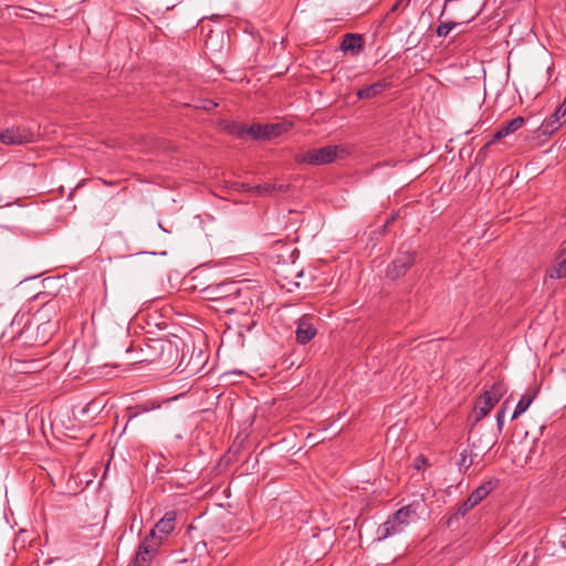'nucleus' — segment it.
Listing matches in <instances>:
<instances>
[{"mask_svg":"<svg viewBox=\"0 0 566 566\" xmlns=\"http://www.w3.org/2000/svg\"><path fill=\"white\" fill-rule=\"evenodd\" d=\"M416 517L417 507L413 503L399 509L391 514L385 523L378 526L376 531V539L381 542L388 537L401 534L412 522H415Z\"/></svg>","mask_w":566,"mask_h":566,"instance_id":"f257e3e1","label":"nucleus"},{"mask_svg":"<svg viewBox=\"0 0 566 566\" xmlns=\"http://www.w3.org/2000/svg\"><path fill=\"white\" fill-rule=\"evenodd\" d=\"M142 357L138 363L171 366L178 356V348L167 339H150L140 348Z\"/></svg>","mask_w":566,"mask_h":566,"instance_id":"f03ea898","label":"nucleus"},{"mask_svg":"<svg viewBox=\"0 0 566 566\" xmlns=\"http://www.w3.org/2000/svg\"><path fill=\"white\" fill-rule=\"evenodd\" d=\"M342 146L328 145L322 148H312L300 151L295 155L294 159L297 164L321 166L333 163L338 153H343Z\"/></svg>","mask_w":566,"mask_h":566,"instance_id":"7ed1b4c3","label":"nucleus"},{"mask_svg":"<svg viewBox=\"0 0 566 566\" xmlns=\"http://www.w3.org/2000/svg\"><path fill=\"white\" fill-rule=\"evenodd\" d=\"M203 293L211 301H227L230 298H240L243 294H248V290H242L238 282H223L211 284L203 289Z\"/></svg>","mask_w":566,"mask_h":566,"instance_id":"20e7f679","label":"nucleus"},{"mask_svg":"<svg viewBox=\"0 0 566 566\" xmlns=\"http://www.w3.org/2000/svg\"><path fill=\"white\" fill-rule=\"evenodd\" d=\"M35 140V134L25 125H13L0 133V142L7 146H21Z\"/></svg>","mask_w":566,"mask_h":566,"instance_id":"39448f33","label":"nucleus"},{"mask_svg":"<svg viewBox=\"0 0 566 566\" xmlns=\"http://www.w3.org/2000/svg\"><path fill=\"white\" fill-rule=\"evenodd\" d=\"M496 481H488L476 488L469 497L461 504L457 512L450 517V522L465 516V514L476 506L494 489Z\"/></svg>","mask_w":566,"mask_h":566,"instance_id":"423d86ee","label":"nucleus"},{"mask_svg":"<svg viewBox=\"0 0 566 566\" xmlns=\"http://www.w3.org/2000/svg\"><path fill=\"white\" fill-rule=\"evenodd\" d=\"M415 253L400 250L392 262L388 265L386 275L390 280H397L405 275L415 263Z\"/></svg>","mask_w":566,"mask_h":566,"instance_id":"0eeeda50","label":"nucleus"},{"mask_svg":"<svg viewBox=\"0 0 566 566\" xmlns=\"http://www.w3.org/2000/svg\"><path fill=\"white\" fill-rule=\"evenodd\" d=\"M160 544L161 537H155V530H151L149 535L139 545L133 566H146L151 558V553L155 552Z\"/></svg>","mask_w":566,"mask_h":566,"instance_id":"6e6552de","label":"nucleus"},{"mask_svg":"<svg viewBox=\"0 0 566 566\" xmlns=\"http://www.w3.org/2000/svg\"><path fill=\"white\" fill-rule=\"evenodd\" d=\"M283 132L282 125L280 124H254L249 127V135L255 139H271L274 138Z\"/></svg>","mask_w":566,"mask_h":566,"instance_id":"1a4fd4ad","label":"nucleus"},{"mask_svg":"<svg viewBox=\"0 0 566 566\" xmlns=\"http://www.w3.org/2000/svg\"><path fill=\"white\" fill-rule=\"evenodd\" d=\"M48 324L49 322L44 324H33L32 322H28L24 325L23 329L18 333L17 337L19 339H22L23 344L27 345H33L35 343L44 344L48 339V335L33 338L32 334L34 333L35 329L39 331L41 327H43V329L46 331Z\"/></svg>","mask_w":566,"mask_h":566,"instance_id":"9d476101","label":"nucleus"},{"mask_svg":"<svg viewBox=\"0 0 566 566\" xmlns=\"http://www.w3.org/2000/svg\"><path fill=\"white\" fill-rule=\"evenodd\" d=\"M317 333V329L311 323L308 317H302L297 323L295 332L296 342L301 345H305L311 342Z\"/></svg>","mask_w":566,"mask_h":566,"instance_id":"9b49d317","label":"nucleus"},{"mask_svg":"<svg viewBox=\"0 0 566 566\" xmlns=\"http://www.w3.org/2000/svg\"><path fill=\"white\" fill-rule=\"evenodd\" d=\"M525 123L524 117L517 116L510 122L503 124L494 134L492 139L486 144V146H490L494 144L495 142L515 133L517 129H520Z\"/></svg>","mask_w":566,"mask_h":566,"instance_id":"f8f14e48","label":"nucleus"},{"mask_svg":"<svg viewBox=\"0 0 566 566\" xmlns=\"http://www.w3.org/2000/svg\"><path fill=\"white\" fill-rule=\"evenodd\" d=\"M342 51L358 55L364 50V38L357 33H346L340 44Z\"/></svg>","mask_w":566,"mask_h":566,"instance_id":"ddd939ff","label":"nucleus"},{"mask_svg":"<svg viewBox=\"0 0 566 566\" xmlns=\"http://www.w3.org/2000/svg\"><path fill=\"white\" fill-rule=\"evenodd\" d=\"M176 512H167L155 525L153 530L155 533L158 532L163 535H169L175 530Z\"/></svg>","mask_w":566,"mask_h":566,"instance_id":"4468645a","label":"nucleus"},{"mask_svg":"<svg viewBox=\"0 0 566 566\" xmlns=\"http://www.w3.org/2000/svg\"><path fill=\"white\" fill-rule=\"evenodd\" d=\"M496 403L497 402L493 401L492 398L482 394L474 406L475 420L480 421L488 416Z\"/></svg>","mask_w":566,"mask_h":566,"instance_id":"2eb2a0df","label":"nucleus"},{"mask_svg":"<svg viewBox=\"0 0 566 566\" xmlns=\"http://www.w3.org/2000/svg\"><path fill=\"white\" fill-rule=\"evenodd\" d=\"M389 86L387 80L378 81L371 85H368L357 92V96L360 99H368L379 95L385 88Z\"/></svg>","mask_w":566,"mask_h":566,"instance_id":"dca6fc26","label":"nucleus"},{"mask_svg":"<svg viewBox=\"0 0 566 566\" xmlns=\"http://www.w3.org/2000/svg\"><path fill=\"white\" fill-rule=\"evenodd\" d=\"M242 290H248V294H243L240 298H230L229 304L232 306L226 310L227 313L249 311V305L252 303L251 291L247 286Z\"/></svg>","mask_w":566,"mask_h":566,"instance_id":"f3484780","label":"nucleus"},{"mask_svg":"<svg viewBox=\"0 0 566 566\" xmlns=\"http://www.w3.org/2000/svg\"><path fill=\"white\" fill-rule=\"evenodd\" d=\"M535 396H536V390L525 392L518 400L511 419L514 420V419L518 418L522 413H524L528 409V407L532 405Z\"/></svg>","mask_w":566,"mask_h":566,"instance_id":"a211bd4d","label":"nucleus"},{"mask_svg":"<svg viewBox=\"0 0 566 566\" xmlns=\"http://www.w3.org/2000/svg\"><path fill=\"white\" fill-rule=\"evenodd\" d=\"M551 279L566 277V250H563L557 258V263L548 271Z\"/></svg>","mask_w":566,"mask_h":566,"instance_id":"6ab92c4d","label":"nucleus"},{"mask_svg":"<svg viewBox=\"0 0 566 566\" xmlns=\"http://www.w3.org/2000/svg\"><path fill=\"white\" fill-rule=\"evenodd\" d=\"M471 439H472V442H471L472 449L471 450L475 449L481 452H486V451L491 450V448L496 442V439L493 436L481 437L476 440L474 438V434H472Z\"/></svg>","mask_w":566,"mask_h":566,"instance_id":"aec40b11","label":"nucleus"},{"mask_svg":"<svg viewBox=\"0 0 566 566\" xmlns=\"http://www.w3.org/2000/svg\"><path fill=\"white\" fill-rule=\"evenodd\" d=\"M506 390V385L502 380H499L495 381L488 390H485L483 395L489 396L493 401L499 402Z\"/></svg>","mask_w":566,"mask_h":566,"instance_id":"412c9836","label":"nucleus"},{"mask_svg":"<svg viewBox=\"0 0 566 566\" xmlns=\"http://www.w3.org/2000/svg\"><path fill=\"white\" fill-rule=\"evenodd\" d=\"M479 455V452H473V450H463L461 452V459L458 462L459 469L468 470L474 463L475 458H478Z\"/></svg>","mask_w":566,"mask_h":566,"instance_id":"4be33fe9","label":"nucleus"},{"mask_svg":"<svg viewBox=\"0 0 566 566\" xmlns=\"http://www.w3.org/2000/svg\"><path fill=\"white\" fill-rule=\"evenodd\" d=\"M563 125L558 119H554L553 117H547L543 120L539 129L543 135H552L557 129H559Z\"/></svg>","mask_w":566,"mask_h":566,"instance_id":"5701e85b","label":"nucleus"},{"mask_svg":"<svg viewBox=\"0 0 566 566\" xmlns=\"http://www.w3.org/2000/svg\"><path fill=\"white\" fill-rule=\"evenodd\" d=\"M228 132L235 137H243L244 135H249V127L244 124L233 122L228 125Z\"/></svg>","mask_w":566,"mask_h":566,"instance_id":"b1692460","label":"nucleus"},{"mask_svg":"<svg viewBox=\"0 0 566 566\" xmlns=\"http://www.w3.org/2000/svg\"><path fill=\"white\" fill-rule=\"evenodd\" d=\"M254 193L258 196H266L275 192L276 185L275 184H264L254 186Z\"/></svg>","mask_w":566,"mask_h":566,"instance_id":"393cba45","label":"nucleus"},{"mask_svg":"<svg viewBox=\"0 0 566 566\" xmlns=\"http://www.w3.org/2000/svg\"><path fill=\"white\" fill-rule=\"evenodd\" d=\"M457 25L455 22H443L437 28L436 33L438 36H447Z\"/></svg>","mask_w":566,"mask_h":566,"instance_id":"a878e982","label":"nucleus"},{"mask_svg":"<svg viewBox=\"0 0 566 566\" xmlns=\"http://www.w3.org/2000/svg\"><path fill=\"white\" fill-rule=\"evenodd\" d=\"M507 402L509 401L506 400L503 403V406L501 407V409L497 411V415H496V424H497L499 432L502 431L503 426H504V417H505V411H506Z\"/></svg>","mask_w":566,"mask_h":566,"instance_id":"bb28decb","label":"nucleus"},{"mask_svg":"<svg viewBox=\"0 0 566 566\" xmlns=\"http://www.w3.org/2000/svg\"><path fill=\"white\" fill-rule=\"evenodd\" d=\"M56 308V304L54 301H51V302H48L43 305L42 310L39 312V314L41 315V319L44 318V316L49 313V312H54Z\"/></svg>","mask_w":566,"mask_h":566,"instance_id":"cd10ccee","label":"nucleus"},{"mask_svg":"<svg viewBox=\"0 0 566 566\" xmlns=\"http://www.w3.org/2000/svg\"><path fill=\"white\" fill-rule=\"evenodd\" d=\"M554 119H558L562 125L566 124V114L563 113V107L560 106L555 111V113L551 116Z\"/></svg>","mask_w":566,"mask_h":566,"instance_id":"c85d7f7f","label":"nucleus"},{"mask_svg":"<svg viewBox=\"0 0 566 566\" xmlns=\"http://www.w3.org/2000/svg\"><path fill=\"white\" fill-rule=\"evenodd\" d=\"M410 3V0H397V2L391 7L390 12H396L399 9H406Z\"/></svg>","mask_w":566,"mask_h":566,"instance_id":"c756f323","label":"nucleus"},{"mask_svg":"<svg viewBox=\"0 0 566 566\" xmlns=\"http://www.w3.org/2000/svg\"><path fill=\"white\" fill-rule=\"evenodd\" d=\"M254 187L250 186L249 184H240L239 185V189L242 190V191H247V192H252L254 193Z\"/></svg>","mask_w":566,"mask_h":566,"instance_id":"7c9ffc66","label":"nucleus"},{"mask_svg":"<svg viewBox=\"0 0 566 566\" xmlns=\"http://www.w3.org/2000/svg\"><path fill=\"white\" fill-rule=\"evenodd\" d=\"M426 463V459L424 457L420 455V457H417L416 460H415V468L417 470H419L421 468V464Z\"/></svg>","mask_w":566,"mask_h":566,"instance_id":"2f4dec72","label":"nucleus"},{"mask_svg":"<svg viewBox=\"0 0 566 566\" xmlns=\"http://www.w3.org/2000/svg\"><path fill=\"white\" fill-rule=\"evenodd\" d=\"M289 189V186L287 185H276V189L275 191H279V192H286Z\"/></svg>","mask_w":566,"mask_h":566,"instance_id":"473e14b6","label":"nucleus"},{"mask_svg":"<svg viewBox=\"0 0 566 566\" xmlns=\"http://www.w3.org/2000/svg\"><path fill=\"white\" fill-rule=\"evenodd\" d=\"M214 106H217V104H214V103H212V102L210 101V102H208V104H207V105H205V108H206V109H211V108H212V107H214Z\"/></svg>","mask_w":566,"mask_h":566,"instance_id":"72a5a7b5","label":"nucleus"},{"mask_svg":"<svg viewBox=\"0 0 566 566\" xmlns=\"http://www.w3.org/2000/svg\"><path fill=\"white\" fill-rule=\"evenodd\" d=\"M563 107V113L566 114V96H565V99L563 102V104L560 105Z\"/></svg>","mask_w":566,"mask_h":566,"instance_id":"f704fd0d","label":"nucleus"},{"mask_svg":"<svg viewBox=\"0 0 566 566\" xmlns=\"http://www.w3.org/2000/svg\"><path fill=\"white\" fill-rule=\"evenodd\" d=\"M219 18H220V15H218V14L211 15L212 20H218Z\"/></svg>","mask_w":566,"mask_h":566,"instance_id":"c9c22d12","label":"nucleus"},{"mask_svg":"<svg viewBox=\"0 0 566 566\" xmlns=\"http://www.w3.org/2000/svg\"><path fill=\"white\" fill-rule=\"evenodd\" d=\"M275 244H277V245H285V243H283L282 241H276Z\"/></svg>","mask_w":566,"mask_h":566,"instance_id":"e433bc0d","label":"nucleus"}]
</instances>
